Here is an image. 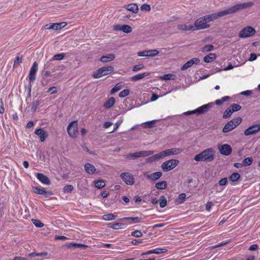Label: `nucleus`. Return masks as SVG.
Listing matches in <instances>:
<instances>
[{
  "mask_svg": "<svg viewBox=\"0 0 260 260\" xmlns=\"http://www.w3.org/2000/svg\"><path fill=\"white\" fill-rule=\"evenodd\" d=\"M216 55L214 53H210L209 54L205 56L204 58V61L205 62L209 63L216 59Z\"/></svg>",
  "mask_w": 260,
  "mask_h": 260,
  "instance_id": "nucleus-33",
  "label": "nucleus"
},
{
  "mask_svg": "<svg viewBox=\"0 0 260 260\" xmlns=\"http://www.w3.org/2000/svg\"><path fill=\"white\" fill-rule=\"evenodd\" d=\"M177 29L180 31H194L195 27L192 24H180L177 25Z\"/></svg>",
  "mask_w": 260,
  "mask_h": 260,
  "instance_id": "nucleus-22",
  "label": "nucleus"
},
{
  "mask_svg": "<svg viewBox=\"0 0 260 260\" xmlns=\"http://www.w3.org/2000/svg\"><path fill=\"white\" fill-rule=\"evenodd\" d=\"M31 221L36 227L42 228L44 226V224L38 219H32Z\"/></svg>",
  "mask_w": 260,
  "mask_h": 260,
  "instance_id": "nucleus-48",
  "label": "nucleus"
},
{
  "mask_svg": "<svg viewBox=\"0 0 260 260\" xmlns=\"http://www.w3.org/2000/svg\"><path fill=\"white\" fill-rule=\"evenodd\" d=\"M210 26V24L207 23L205 16L197 19L195 21L193 25L195 27V30L208 28Z\"/></svg>",
  "mask_w": 260,
  "mask_h": 260,
  "instance_id": "nucleus-8",
  "label": "nucleus"
},
{
  "mask_svg": "<svg viewBox=\"0 0 260 260\" xmlns=\"http://www.w3.org/2000/svg\"><path fill=\"white\" fill-rule=\"evenodd\" d=\"M66 246L69 248H86L87 246L81 244L76 243H70L66 245Z\"/></svg>",
  "mask_w": 260,
  "mask_h": 260,
  "instance_id": "nucleus-31",
  "label": "nucleus"
},
{
  "mask_svg": "<svg viewBox=\"0 0 260 260\" xmlns=\"http://www.w3.org/2000/svg\"><path fill=\"white\" fill-rule=\"evenodd\" d=\"M253 5V2H248L243 4H237L230 8L227 9L224 11H221L219 12L213 13L210 15L205 16L207 23L210 21H213L219 18L224 17L226 15L232 14L236 13L242 10L250 7Z\"/></svg>",
  "mask_w": 260,
  "mask_h": 260,
  "instance_id": "nucleus-1",
  "label": "nucleus"
},
{
  "mask_svg": "<svg viewBox=\"0 0 260 260\" xmlns=\"http://www.w3.org/2000/svg\"><path fill=\"white\" fill-rule=\"evenodd\" d=\"M114 28L115 30H122L126 33L131 32L132 30V28L127 25H123L122 26L116 25L114 26Z\"/></svg>",
  "mask_w": 260,
  "mask_h": 260,
  "instance_id": "nucleus-24",
  "label": "nucleus"
},
{
  "mask_svg": "<svg viewBox=\"0 0 260 260\" xmlns=\"http://www.w3.org/2000/svg\"><path fill=\"white\" fill-rule=\"evenodd\" d=\"M148 57H153L159 54V51L156 49L147 50Z\"/></svg>",
  "mask_w": 260,
  "mask_h": 260,
  "instance_id": "nucleus-41",
  "label": "nucleus"
},
{
  "mask_svg": "<svg viewBox=\"0 0 260 260\" xmlns=\"http://www.w3.org/2000/svg\"><path fill=\"white\" fill-rule=\"evenodd\" d=\"M126 8L127 10L132 11L133 13H137L138 11V7L135 4H131L127 5L126 6Z\"/></svg>",
  "mask_w": 260,
  "mask_h": 260,
  "instance_id": "nucleus-34",
  "label": "nucleus"
},
{
  "mask_svg": "<svg viewBox=\"0 0 260 260\" xmlns=\"http://www.w3.org/2000/svg\"><path fill=\"white\" fill-rule=\"evenodd\" d=\"M65 54L63 53L55 55L53 57V60H60L64 58Z\"/></svg>",
  "mask_w": 260,
  "mask_h": 260,
  "instance_id": "nucleus-49",
  "label": "nucleus"
},
{
  "mask_svg": "<svg viewBox=\"0 0 260 260\" xmlns=\"http://www.w3.org/2000/svg\"><path fill=\"white\" fill-rule=\"evenodd\" d=\"M47 255V253L46 252H41V253H35L31 252L28 254L29 257H35V256H46Z\"/></svg>",
  "mask_w": 260,
  "mask_h": 260,
  "instance_id": "nucleus-45",
  "label": "nucleus"
},
{
  "mask_svg": "<svg viewBox=\"0 0 260 260\" xmlns=\"http://www.w3.org/2000/svg\"><path fill=\"white\" fill-rule=\"evenodd\" d=\"M230 107L231 108L232 111L233 112L238 111L240 110L241 108V106L238 104H233Z\"/></svg>",
  "mask_w": 260,
  "mask_h": 260,
  "instance_id": "nucleus-47",
  "label": "nucleus"
},
{
  "mask_svg": "<svg viewBox=\"0 0 260 260\" xmlns=\"http://www.w3.org/2000/svg\"><path fill=\"white\" fill-rule=\"evenodd\" d=\"M144 176L149 180L154 181L159 179L162 176L161 172H156L153 173H150L145 172L143 173Z\"/></svg>",
  "mask_w": 260,
  "mask_h": 260,
  "instance_id": "nucleus-15",
  "label": "nucleus"
},
{
  "mask_svg": "<svg viewBox=\"0 0 260 260\" xmlns=\"http://www.w3.org/2000/svg\"><path fill=\"white\" fill-rule=\"evenodd\" d=\"M155 120H152L143 123V127L146 128H152L154 126Z\"/></svg>",
  "mask_w": 260,
  "mask_h": 260,
  "instance_id": "nucleus-38",
  "label": "nucleus"
},
{
  "mask_svg": "<svg viewBox=\"0 0 260 260\" xmlns=\"http://www.w3.org/2000/svg\"><path fill=\"white\" fill-rule=\"evenodd\" d=\"M32 189L34 192L43 195L46 197H48L53 194V192L50 190H46L44 188H39L37 187H33Z\"/></svg>",
  "mask_w": 260,
  "mask_h": 260,
  "instance_id": "nucleus-19",
  "label": "nucleus"
},
{
  "mask_svg": "<svg viewBox=\"0 0 260 260\" xmlns=\"http://www.w3.org/2000/svg\"><path fill=\"white\" fill-rule=\"evenodd\" d=\"M108 226L109 228H111L113 229H124L126 227V225L124 223L117 222V223H109L108 224Z\"/></svg>",
  "mask_w": 260,
  "mask_h": 260,
  "instance_id": "nucleus-26",
  "label": "nucleus"
},
{
  "mask_svg": "<svg viewBox=\"0 0 260 260\" xmlns=\"http://www.w3.org/2000/svg\"><path fill=\"white\" fill-rule=\"evenodd\" d=\"M212 206V203L211 202H208L206 205V210L207 211H210Z\"/></svg>",
  "mask_w": 260,
  "mask_h": 260,
  "instance_id": "nucleus-63",
  "label": "nucleus"
},
{
  "mask_svg": "<svg viewBox=\"0 0 260 260\" xmlns=\"http://www.w3.org/2000/svg\"><path fill=\"white\" fill-rule=\"evenodd\" d=\"M162 159L160 152L154 154L153 156H150L146 159L147 162H153Z\"/></svg>",
  "mask_w": 260,
  "mask_h": 260,
  "instance_id": "nucleus-29",
  "label": "nucleus"
},
{
  "mask_svg": "<svg viewBox=\"0 0 260 260\" xmlns=\"http://www.w3.org/2000/svg\"><path fill=\"white\" fill-rule=\"evenodd\" d=\"M47 92L50 93V94H53V93H56L57 92L56 87L55 86L50 87L49 88Z\"/></svg>",
  "mask_w": 260,
  "mask_h": 260,
  "instance_id": "nucleus-60",
  "label": "nucleus"
},
{
  "mask_svg": "<svg viewBox=\"0 0 260 260\" xmlns=\"http://www.w3.org/2000/svg\"><path fill=\"white\" fill-rule=\"evenodd\" d=\"M240 178V175L238 173H233L230 177V179L232 182L237 181Z\"/></svg>",
  "mask_w": 260,
  "mask_h": 260,
  "instance_id": "nucleus-39",
  "label": "nucleus"
},
{
  "mask_svg": "<svg viewBox=\"0 0 260 260\" xmlns=\"http://www.w3.org/2000/svg\"><path fill=\"white\" fill-rule=\"evenodd\" d=\"M115 103V98L114 97H111L104 103L103 107L105 109H110L114 105Z\"/></svg>",
  "mask_w": 260,
  "mask_h": 260,
  "instance_id": "nucleus-30",
  "label": "nucleus"
},
{
  "mask_svg": "<svg viewBox=\"0 0 260 260\" xmlns=\"http://www.w3.org/2000/svg\"><path fill=\"white\" fill-rule=\"evenodd\" d=\"M22 62V55L18 54L14 61V67L18 66Z\"/></svg>",
  "mask_w": 260,
  "mask_h": 260,
  "instance_id": "nucleus-42",
  "label": "nucleus"
},
{
  "mask_svg": "<svg viewBox=\"0 0 260 260\" xmlns=\"http://www.w3.org/2000/svg\"><path fill=\"white\" fill-rule=\"evenodd\" d=\"M144 67V66L142 64L136 65L133 67L132 70L133 72H137V71H140L141 69H143Z\"/></svg>",
  "mask_w": 260,
  "mask_h": 260,
  "instance_id": "nucleus-56",
  "label": "nucleus"
},
{
  "mask_svg": "<svg viewBox=\"0 0 260 260\" xmlns=\"http://www.w3.org/2000/svg\"><path fill=\"white\" fill-rule=\"evenodd\" d=\"M167 201L164 196H161L160 198L159 205L161 208H164L167 205Z\"/></svg>",
  "mask_w": 260,
  "mask_h": 260,
  "instance_id": "nucleus-46",
  "label": "nucleus"
},
{
  "mask_svg": "<svg viewBox=\"0 0 260 260\" xmlns=\"http://www.w3.org/2000/svg\"><path fill=\"white\" fill-rule=\"evenodd\" d=\"M179 164V161L177 159H169L161 164V168L164 172H168L174 169Z\"/></svg>",
  "mask_w": 260,
  "mask_h": 260,
  "instance_id": "nucleus-5",
  "label": "nucleus"
},
{
  "mask_svg": "<svg viewBox=\"0 0 260 260\" xmlns=\"http://www.w3.org/2000/svg\"><path fill=\"white\" fill-rule=\"evenodd\" d=\"M213 106L212 103H209L208 104L204 105L197 109L191 111H188L187 113L188 114H194V113H198V114H202L205 112H207L210 108H211Z\"/></svg>",
  "mask_w": 260,
  "mask_h": 260,
  "instance_id": "nucleus-13",
  "label": "nucleus"
},
{
  "mask_svg": "<svg viewBox=\"0 0 260 260\" xmlns=\"http://www.w3.org/2000/svg\"><path fill=\"white\" fill-rule=\"evenodd\" d=\"M155 187L159 189H165L167 187V182L166 181L157 182L155 184Z\"/></svg>",
  "mask_w": 260,
  "mask_h": 260,
  "instance_id": "nucleus-35",
  "label": "nucleus"
},
{
  "mask_svg": "<svg viewBox=\"0 0 260 260\" xmlns=\"http://www.w3.org/2000/svg\"><path fill=\"white\" fill-rule=\"evenodd\" d=\"M173 75L172 74H165L164 75V76H161L160 77V78L162 80H170L172 79V77L173 76Z\"/></svg>",
  "mask_w": 260,
  "mask_h": 260,
  "instance_id": "nucleus-57",
  "label": "nucleus"
},
{
  "mask_svg": "<svg viewBox=\"0 0 260 260\" xmlns=\"http://www.w3.org/2000/svg\"><path fill=\"white\" fill-rule=\"evenodd\" d=\"M69 135L73 138H76L78 134L77 121H73L69 123L67 127Z\"/></svg>",
  "mask_w": 260,
  "mask_h": 260,
  "instance_id": "nucleus-7",
  "label": "nucleus"
},
{
  "mask_svg": "<svg viewBox=\"0 0 260 260\" xmlns=\"http://www.w3.org/2000/svg\"><path fill=\"white\" fill-rule=\"evenodd\" d=\"M215 151L213 148H207L196 155L194 160L197 161L211 162L214 159Z\"/></svg>",
  "mask_w": 260,
  "mask_h": 260,
  "instance_id": "nucleus-2",
  "label": "nucleus"
},
{
  "mask_svg": "<svg viewBox=\"0 0 260 260\" xmlns=\"http://www.w3.org/2000/svg\"><path fill=\"white\" fill-rule=\"evenodd\" d=\"M154 151L152 150L149 151H138L133 153H128L125 156L126 158H130L134 159L141 157H146L153 154Z\"/></svg>",
  "mask_w": 260,
  "mask_h": 260,
  "instance_id": "nucleus-6",
  "label": "nucleus"
},
{
  "mask_svg": "<svg viewBox=\"0 0 260 260\" xmlns=\"http://www.w3.org/2000/svg\"><path fill=\"white\" fill-rule=\"evenodd\" d=\"M37 179L42 183L46 185L50 184V180L49 178L42 173H37L35 174Z\"/></svg>",
  "mask_w": 260,
  "mask_h": 260,
  "instance_id": "nucleus-21",
  "label": "nucleus"
},
{
  "mask_svg": "<svg viewBox=\"0 0 260 260\" xmlns=\"http://www.w3.org/2000/svg\"><path fill=\"white\" fill-rule=\"evenodd\" d=\"M40 105V101L39 100H35L32 103L31 108L34 111H36Z\"/></svg>",
  "mask_w": 260,
  "mask_h": 260,
  "instance_id": "nucleus-50",
  "label": "nucleus"
},
{
  "mask_svg": "<svg viewBox=\"0 0 260 260\" xmlns=\"http://www.w3.org/2000/svg\"><path fill=\"white\" fill-rule=\"evenodd\" d=\"M115 58V55L114 54L110 53L106 55L102 56L100 58V61L102 62L106 63L113 60Z\"/></svg>",
  "mask_w": 260,
  "mask_h": 260,
  "instance_id": "nucleus-23",
  "label": "nucleus"
},
{
  "mask_svg": "<svg viewBox=\"0 0 260 260\" xmlns=\"http://www.w3.org/2000/svg\"><path fill=\"white\" fill-rule=\"evenodd\" d=\"M141 10L146 11H150L151 10V8H150V5H149L143 4L141 6Z\"/></svg>",
  "mask_w": 260,
  "mask_h": 260,
  "instance_id": "nucleus-58",
  "label": "nucleus"
},
{
  "mask_svg": "<svg viewBox=\"0 0 260 260\" xmlns=\"http://www.w3.org/2000/svg\"><path fill=\"white\" fill-rule=\"evenodd\" d=\"M252 93V91L251 90H245L241 92V94L246 95V96H249L251 95Z\"/></svg>",
  "mask_w": 260,
  "mask_h": 260,
  "instance_id": "nucleus-62",
  "label": "nucleus"
},
{
  "mask_svg": "<svg viewBox=\"0 0 260 260\" xmlns=\"http://www.w3.org/2000/svg\"><path fill=\"white\" fill-rule=\"evenodd\" d=\"M84 169L86 172L89 174H93L96 171L95 167L90 163L85 164Z\"/></svg>",
  "mask_w": 260,
  "mask_h": 260,
  "instance_id": "nucleus-25",
  "label": "nucleus"
},
{
  "mask_svg": "<svg viewBox=\"0 0 260 260\" xmlns=\"http://www.w3.org/2000/svg\"><path fill=\"white\" fill-rule=\"evenodd\" d=\"M233 112L232 111L231 108L229 107L223 113V118H227L231 116Z\"/></svg>",
  "mask_w": 260,
  "mask_h": 260,
  "instance_id": "nucleus-43",
  "label": "nucleus"
},
{
  "mask_svg": "<svg viewBox=\"0 0 260 260\" xmlns=\"http://www.w3.org/2000/svg\"><path fill=\"white\" fill-rule=\"evenodd\" d=\"M74 189V187L72 185H67L63 187V191L64 192H71Z\"/></svg>",
  "mask_w": 260,
  "mask_h": 260,
  "instance_id": "nucleus-52",
  "label": "nucleus"
},
{
  "mask_svg": "<svg viewBox=\"0 0 260 260\" xmlns=\"http://www.w3.org/2000/svg\"><path fill=\"white\" fill-rule=\"evenodd\" d=\"M94 182L95 186L99 189L102 188L105 186V181L103 180L94 181Z\"/></svg>",
  "mask_w": 260,
  "mask_h": 260,
  "instance_id": "nucleus-37",
  "label": "nucleus"
},
{
  "mask_svg": "<svg viewBox=\"0 0 260 260\" xmlns=\"http://www.w3.org/2000/svg\"><path fill=\"white\" fill-rule=\"evenodd\" d=\"M120 177L127 185H133L135 183L134 176L131 173H122L121 174Z\"/></svg>",
  "mask_w": 260,
  "mask_h": 260,
  "instance_id": "nucleus-12",
  "label": "nucleus"
},
{
  "mask_svg": "<svg viewBox=\"0 0 260 260\" xmlns=\"http://www.w3.org/2000/svg\"><path fill=\"white\" fill-rule=\"evenodd\" d=\"M131 235L135 237H140L143 235L141 231L139 230H135L131 233Z\"/></svg>",
  "mask_w": 260,
  "mask_h": 260,
  "instance_id": "nucleus-54",
  "label": "nucleus"
},
{
  "mask_svg": "<svg viewBox=\"0 0 260 260\" xmlns=\"http://www.w3.org/2000/svg\"><path fill=\"white\" fill-rule=\"evenodd\" d=\"M119 221H128L130 223H139L141 221V219L139 217H124L119 219Z\"/></svg>",
  "mask_w": 260,
  "mask_h": 260,
  "instance_id": "nucleus-28",
  "label": "nucleus"
},
{
  "mask_svg": "<svg viewBox=\"0 0 260 260\" xmlns=\"http://www.w3.org/2000/svg\"><path fill=\"white\" fill-rule=\"evenodd\" d=\"M34 133L39 137L42 142H44L48 137V133L41 128L36 129Z\"/></svg>",
  "mask_w": 260,
  "mask_h": 260,
  "instance_id": "nucleus-18",
  "label": "nucleus"
},
{
  "mask_svg": "<svg viewBox=\"0 0 260 260\" xmlns=\"http://www.w3.org/2000/svg\"><path fill=\"white\" fill-rule=\"evenodd\" d=\"M260 131V124H254L244 131V135L245 136H249L251 135L255 134Z\"/></svg>",
  "mask_w": 260,
  "mask_h": 260,
  "instance_id": "nucleus-16",
  "label": "nucleus"
},
{
  "mask_svg": "<svg viewBox=\"0 0 260 260\" xmlns=\"http://www.w3.org/2000/svg\"><path fill=\"white\" fill-rule=\"evenodd\" d=\"M38 63L37 62H35L32 67L30 68L29 73L28 75V78L29 80V94L30 95V93L31 91V85L30 84L31 82H33L36 79V73L38 71Z\"/></svg>",
  "mask_w": 260,
  "mask_h": 260,
  "instance_id": "nucleus-9",
  "label": "nucleus"
},
{
  "mask_svg": "<svg viewBox=\"0 0 260 260\" xmlns=\"http://www.w3.org/2000/svg\"><path fill=\"white\" fill-rule=\"evenodd\" d=\"M130 90L128 89H124L122 91H121L119 94V96L120 98H124L129 94Z\"/></svg>",
  "mask_w": 260,
  "mask_h": 260,
  "instance_id": "nucleus-44",
  "label": "nucleus"
},
{
  "mask_svg": "<svg viewBox=\"0 0 260 260\" xmlns=\"http://www.w3.org/2000/svg\"><path fill=\"white\" fill-rule=\"evenodd\" d=\"M252 160L253 159L251 157L246 158L243 161V166H246L250 165L252 162Z\"/></svg>",
  "mask_w": 260,
  "mask_h": 260,
  "instance_id": "nucleus-53",
  "label": "nucleus"
},
{
  "mask_svg": "<svg viewBox=\"0 0 260 260\" xmlns=\"http://www.w3.org/2000/svg\"><path fill=\"white\" fill-rule=\"evenodd\" d=\"M183 151V149L179 148H173L160 152L162 159L166 156L177 155L181 153Z\"/></svg>",
  "mask_w": 260,
  "mask_h": 260,
  "instance_id": "nucleus-11",
  "label": "nucleus"
},
{
  "mask_svg": "<svg viewBox=\"0 0 260 260\" xmlns=\"http://www.w3.org/2000/svg\"><path fill=\"white\" fill-rule=\"evenodd\" d=\"M117 216L114 215L113 214L110 213L104 215L103 216V219L106 221L112 220L116 218Z\"/></svg>",
  "mask_w": 260,
  "mask_h": 260,
  "instance_id": "nucleus-36",
  "label": "nucleus"
},
{
  "mask_svg": "<svg viewBox=\"0 0 260 260\" xmlns=\"http://www.w3.org/2000/svg\"><path fill=\"white\" fill-rule=\"evenodd\" d=\"M167 251V249L165 248H157L154 249L150 250L146 252L147 254H159L161 253H165Z\"/></svg>",
  "mask_w": 260,
  "mask_h": 260,
  "instance_id": "nucleus-27",
  "label": "nucleus"
},
{
  "mask_svg": "<svg viewBox=\"0 0 260 260\" xmlns=\"http://www.w3.org/2000/svg\"><path fill=\"white\" fill-rule=\"evenodd\" d=\"M200 62V60L198 58H193L190 60L186 62L181 68V70L184 71L189 67H191L193 64H198Z\"/></svg>",
  "mask_w": 260,
  "mask_h": 260,
  "instance_id": "nucleus-20",
  "label": "nucleus"
},
{
  "mask_svg": "<svg viewBox=\"0 0 260 260\" xmlns=\"http://www.w3.org/2000/svg\"><path fill=\"white\" fill-rule=\"evenodd\" d=\"M214 47L212 45H206L202 48L203 52H208L213 50Z\"/></svg>",
  "mask_w": 260,
  "mask_h": 260,
  "instance_id": "nucleus-51",
  "label": "nucleus"
},
{
  "mask_svg": "<svg viewBox=\"0 0 260 260\" xmlns=\"http://www.w3.org/2000/svg\"><path fill=\"white\" fill-rule=\"evenodd\" d=\"M114 71V68L112 66L103 67L98 69L93 74L95 79L100 78L103 76L108 75Z\"/></svg>",
  "mask_w": 260,
  "mask_h": 260,
  "instance_id": "nucleus-4",
  "label": "nucleus"
},
{
  "mask_svg": "<svg viewBox=\"0 0 260 260\" xmlns=\"http://www.w3.org/2000/svg\"><path fill=\"white\" fill-rule=\"evenodd\" d=\"M218 149L221 154L226 156L231 154L232 151L231 146L226 144L218 145Z\"/></svg>",
  "mask_w": 260,
  "mask_h": 260,
  "instance_id": "nucleus-14",
  "label": "nucleus"
},
{
  "mask_svg": "<svg viewBox=\"0 0 260 260\" xmlns=\"http://www.w3.org/2000/svg\"><path fill=\"white\" fill-rule=\"evenodd\" d=\"M143 242V240L142 239H134L132 241V243L133 245H137L140 243H142Z\"/></svg>",
  "mask_w": 260,
  "mask_h": 260,
  "instance_id": "nucleus-61",
  "label": "nucleus"
},
{
  "mask_svg": "<svg viewBox=\"0 0 260 260\" xmlns=\"http://www.w3.org/2000/svg\"><path fill=\"white\" fill-rule=\"evenodd\" d=\"M227 181H228L227 178H223L219 180V184L221 186H223V185H226V184L227 183Z\"/></svg>",
  "mask_w": 260,
  "mask_h": 260,
  "instance_id": "nucleus-59",
  "label": "nucleus"
},
{
  "mask_svg": "<svg viewBox=\"0 0 260 260\" xmlns=\"http://www.w3.org/2000/svg\"><path fill=\"white\" fill-rule=\"evenodd\" d=\"M147 55H148V54H147V50L141 51V52H138V55L139 56L148 57Z\"/></svg>",
  "mask_w": 260,
  "mask_h": 260,
  "instance_id": "nucleus-64",
  "label": "nucleus"
},
{
  "mask_svg": "<svg viewBox=\"0 0 260 260\" xmlns=\"http://www.w3.org/2000/svg\"><path fill=\"white\" fill-rule=\"evenodd\" d=\"M186 194L184 193H181L179 195L178 198V202L179 203H182L185 199Z\"/></svg>",
  "mask_w": 260,
  "mask_h": 260,
  "instance_id": "nucleus-55",
  "label": "nucleus"
},
{
  "mask_svg": "<svg viewBox=\"0 0 260 260\" xmlns=\"http://www.w3.org/2000/svg\"><path fill=\"white\" fill-rule=\"evenodd\" d=\"M122 87V83H117L114 87H113L110 91L111 94H114L117 91L119 90Z\"/></svg>",
  "mask_w": 260,
  "mask_h": 260,
  "instance_id": "nucleus-40",
  "label": "nucleus"
},
{
  "mask_svg": "<svg viewBox=\"0 0 260 260\" xmlns=\"http://www.w3.org/2000/svg\"><path fill=\"white\" fill-rule=\"evenodd\" d=\"M255 32L254 28L251 26H246L242 29L239 32V37L241 38L250 37Z\"/></svg>",
  "mask_w": 260,
  "mask_h": 260,
  "instance_id": "nucleus-10",
  "label": "nucleus"
},
{
  "mask_svg": "<svg viewBox=\"0 0 260 260\" xmlns=\"http://www.w3.org/2000/svg\"><path fill=\"white\" fill-rule=\"evenodd\" d=\"M67 25V23L64 22L59 23H54L48 24L45 25L46 29H51L53 30H59L63 28Z\"/></svg>",
  "mask_w": 260,
  "mask_h": 260,
  "instance_id": "nucleus-17",
  "label": "nucleus"
},
{
  "mask_svg": "<svg viewBox=\"0 0 260 260\" xmlns=\"http://www.w3.org/2000/svg\"><path fill=\"white\" fill-rule=\"evenodd\" d=\"M149 75L148 73H144L142 74H137L132 76L131 78V80L132 81H136L144 78L145 77Z\"/></svg>",
  "mask_w": 260,
  "mask_h": 260,
  "instance_id": "nucleus-32",
  "label": "nucleus"
},
{
  "mask_svg": "<svg viewBox=\"0 0 260 260\" xmlns=\"http://www.w3.org/2000/svg\"><path fill=\"white\" fill-rule=\"evenodd\" d=\"M241 121L242 119L240 117L233 119L225 124L222 128V132L223 133H226L232 131L239 125L241 123Z\"/></svg>",
  "mask_w": 260,
  "mask_h": 260,
  "instance_id": "nucleus-3",
  "label": "nucleus"
}]
</instances>
